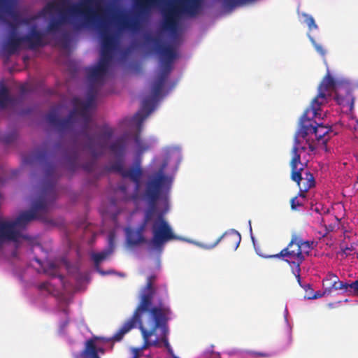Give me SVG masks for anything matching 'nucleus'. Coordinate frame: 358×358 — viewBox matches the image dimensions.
<instances>
[{
  "label": "nucleus",
  "mask_w": 358,
  "mask_h": 358,
  "mask_svg": "<svg viewBox=\"0 0 358 358\" xmlns=\"http://www.w3.org/2000/svg\"><path fill=\"white\" fill-rule=\"evenodd\" d=\"M55 158H24V164H36L42 166L44 172V181L36 200L33 203L31 209L24 211L14 221H8L0 218V249L8 242H18L22 238L27 240V236L22 235L20 231L31 221L36 219L43 220L51 205L57 198L55 185L61 176L62 168L58 166L53 160Z\"/></svg>",
  "instance_id": "nucleus-1"
},
{
  "label": "nucleus",
  "mask_w": 358,
  "mask_h": 358,
  "mask_svg": "<svg viewBox=\"0 0 358 358\" xmlns=\"http://www.w3.org/2000/svg\"><path fill=\"white\" fill-rule=\"evenodd\" d=\"M96 97V92L90 89L87 93L86 101H83L78 97L72 99L73 110L66 118L59 120L56 127L59 131H64L71 127L72 119L76 115L81 116L85 122L82 127L81 133L84 136L87 148L90 150L92 157H98L110 152L115 155V157H122L128 144V135H122L112 141L114 135V129L107 125L96 127V131L90 132V122L91 115L90 109L94 106Z\"/></svg>",
  "instance_id": "nucleus-2"
},
{
  "label": "nucleus",
  "mask_w": 358,
  "mask_h": 358,
  "mask_svg": "<svg viewBox=\"0 0 358 358\" xmlns=\"http://www.w3.org/2000/svg\"><path fill=\"white\" fill-rule=\"evenodd\" d=\"M103 0H80L76 3L69 5L63 9L66 0H58L46 5L45 10L48 12L56 11L59 17L52 18L48 22L47 31L55 33L59 31L65 24H71L76 30L89 27L95 24L101 17L102 10L101 4Z\"/></svg>",
  "instance_id": "nucleus-3"
},
{
  "label": "nucleus",
  "mask_w": 358,
  "mask_h": 358,
  "mask_svg": "<svg viewBox=\"0 0 358 358\" xmlns=\"http://www.w3.org/2000/svg\"><path fill=\"white\" fill-rule=\"evenodd\" d=\"M147 41L154 45L153 50L159 55V70L152 86V96L143 100L141 110L134 115V119L138 122L143 121L154 110L157 99L173 69L174 61L178 57L176 48L171 44L163 43L157 37L149 36Z\"/></svg>",
  "instance_id": "nucleus-4"
},
{
  "label": "nucleus",
  "mask_w": 358,
  "mask_h": 358,
  "mask_svg": "<svg viewBox=\"0 0 358 358\" xmlns=\"http://www.w3.org/2000/svg\"><path fill=\"white\" fill-rule=\"evenodd\" d=\"M320 116V110H317L315 113L311 110V106L304 111L300 118L299 129L294 136V144L292 150L293 157L316 154L313 152L315 146L306 140V136L309 134H314L317 140H322L323 143L327 141L324 138L331 131V127L317 123L313 120Z\"/></svg>",
  "instance_id": "nucleus-5"
},
{
  "label": "nucleus",
  "mask_w": 358,
  "mask_h": 358,
  "mask_svg": "<svg viewBox=\"0 0 358 358\" xmlns=\"http://www.w3.org/2000/svg\"><path fill=\"white\" fill-rule=\"evenodd\" d=\"M171 315V308L164 306L161 302L157 306L149 308L148 312V317L144 321V325H141L140 330L141 331L144 345L143 348H145L149 345H157L159 342V338L153 341H150V338L156 334V331L159 329L161 331L160 341L164 344L165 347L169 348L168 341V321L170 320Z\"/></svg>",
  "instance_id": "nucleus-6"
},
{
  "label": "nucleus",
  "mask_w": 358,
  "mask_h": 358,
  "mask_svg": "<svg viewBox=\"0 0 358 358\" xmlns=\"http://www.w3.org/2000/svg\"><path fill=\"white\" fill-rule=\"evenodd\" d=\"M44 34L39 31L36 26H32L28 34L20 36L18 34L17 24L9 23L8 34L4 41L3 48L9 55L17 52L21 49L27 48L35 50L46 45L44 42Z\"/></svg>",
  "instance_id": "nucleus-7"
},
{
  "label": "nucleus",
  "mask_w": 358,
  "mask_h": 358,
  "mask_svg": "<svg viewBox=\"0 0 358 358\" xmlns=\"http://www.w3.org/2000/svg\"><path fill=\"white\" fill-rule=\"evenodd\" d=\"M157 276L151 275L148 277L146 285L142 289L140 303L136 307L132 317L129 318L121 327V329L108 341H120L124 335L129 332L131 329L141 325H144V322L141 320L143 313L148 312L149 308L152 305V299L156 293V287L154 284Z\"/></svg>",
  "instance_id": "nucleus-8"
},
{
  "label": "nucleus",
  "mask_w": 358,
  "mask_h": 358,
  "mask_svg": "<svg viewBox=\"0 0 358 358\" xmlns=\"http://www.w3.org/2000/svg\"><path fill=\"white\" fill-rule=\"evenodd\" d=\"M345 94H340V87L336 80L330 75L328 71L327 75L323 78L321 83L318 87V94L317 96L312 101L310 106L311 110L315 113L317 110H321V106L327 103L329 97L331 96V92H335L334 99L337 103L343 108H347L350 110H352L354 106V98L348 89H343Z\"/></svg>",
  "instance_id": "nucleus-9"
},
{
  "label": "nucleus",
  "mask_w": 358,
  "mask_h": 358,
  "mask_svg": "<svg viewBox=\"0 0 358 358\" xmlns=\"http://www.w3.org/2000/svg\"><path fill=\"white\" fill-rule=\"evenodd\" d=\"M202 0H178L175 4H167L162 8L163 29L175 31L178 20L181 14L195 15L201 8Z\"/></svg>",
  "instance_id": "nucleus-10"
},
{
  "label": "nucleus",
  "mask_w": 358,
  "mask_h": 358,
  "mask_svg": "<svg viewBox=\"0 0 358 358\" xmlns=\"http://www.w3.org/2000/svg\"><path fill=\"white\" fill-rule=\"evenodd\" d=\"M96 24L101 38L100 59L96 66L108 71L113 50L116 47V38L110 33L108 23L102 15Z\"/></svg>",
  "instance_id": "nucleus-11"
},
{
  "label": "nucleus",
  "mask_w": 358,
  "mask_h": 358,
  "mask_svg": "<svg viewBox=\"0 0 358 358\" xmlns=\"http://www.w3.org/2000/svg\"><path fill=\"white\" fill-rule=\"evenodd\" d=\"M152 234V238L150 244L154 250L159 252L163 250L167 242L178 239L162 214H159L153 221Z\"/></svg>",
  "instance_id": "nucleus-12"
},
{
  "label": "nucleus",
  "mask_w": 358,
  "mask_h": 358,
  "mask_svg": "<svg viewBox=\"0 0 358 358\" xmlns=\"http://www.w3.org/2000/svg\"><path fill=\"white\" fill-rule=\"evenodd\" d=\"M297 234H294L292 235L291 240L287 246L282 249L278 254L270 255L271 258H282V259L289 264H292L295 266L293 270V273L297 279V282L301 286V264L305 260V257L302 255L300 247L298 245Z\"/></svg>",
  "instance_id": "nucleus-13"
},
{
  "label": "nucleus",
  "mask_w": 358,
  "mask_h": 358,
  "mask_svg": "<svg viewBox=\"0 0 358 358\" xmlns=\"http://www.w3.org/2000/svg\"><path fill=\"white\" fill-rule=\"evenodd\" d=\"M171 180L164 173V167H161L148 176L145 182L144 198L150 203L155 204L161 195L163 189L169 185Z\"/></svg>",
  "instance_id": "nucleus-14"
},
{
  "label": "nucleus",
  "mask_w": 358,
  "mask_h": 358,
  "mask_svg": "<svg viewBox=\"0 0 358 358\" xmlns=\"http://www.w3.org/2000/svg\"><path fill=\"white\" fill-rule=\"evenodd\" d=\"M301 158H292L291 162L292 175L291 178L297 183L299 188L298 196L299 199L305 201L306 192L315 185V180L313 175L304 168L307 162L302 163Z\"/></svg>",
  "instance_id": "nucleus-15"
},
{
  "label": "nucleus",
  "mask_w": 358,
  "mask_h": 358,
  "mask_svg": "<svg viewBox=\"0 0 358 358\" xmlns=\"http://www.w3.org/2000/svg\"><path fill=\"white\" fill-rule=\"evenodd\" d=\"M117 160L109 166H103L100 174L103 175L110 172H115L119 173L124 178H129L135 183L136 189H138L141 186V179L143 175V171L138 166L125 168L124 166V158H116Z\"/></svg>",
  "instance_id": "nucleus-16"
},
{
  "label": "nucleus",
  "mask_w": 358,
  "mask_h": 358,
  "mask_svg": "<svg viewBox=\"0 0 358 358\" xmlns=\"http://www.w3.org/2000/svg\"><path fill=\"white\" fill-rule=\"evenodd\" d=\"M17 0H0V21L9 28V23H16L17 27L22 23H27L22 20L19 13L16 10Z\"/></svg>",
  "instance_id": "nucleus-17"
},
{
  "label": "nucleus",
  "mask_w": 358,
  "mask_h": 358,
  "mask_svg": "<svg viewBox=\"0 0 358 358\" xmlns=\"http://www.w3.org/2000/svg\"><path fill=\"white\" fill-rule=\"evenodd\" d=\"M153 214L154 209L148 210L145 212L143 222L136 229L129 227L126 228V238L129 245L135 246L146 242L143 232L147 224L152 220Z\"/></svg>",
  "instance_id": "nucleus-18"
},
{
  "label": "nucleus",
  "mask_w": 358,
  "mask_h": 358,
  "mask_svg": "<svg viewBox=\"0 0 358 358\" xmlns=\"http://www.w3.org/2000/svg\"><path fill=\"white\" fill-rule=\"evenodd\" d=\"M63 159L62 163L64 164V169L69 172H75L80 168H82L85 171L91 173L96 172L99 169L98 159L99 158H89L90 160L85 162L81 166H80V158H60Z\"/></svg>",
  "instance_id": "nucleus-19"
},
{
  "label": "nucleus",
  "mask_w": 358,
  "mask_h": 358,
  "mask_svg": "<svg viewBox=\"0 0 358 358\" xmlns=\"http://www.w3.org/2000/svg\"><path fill=\"white\" fill-rule=\"evenodd\" d=\"M323 294H330L332 290H341L343 293H348V282L341 281L338 277L329 273L323 280Z\"/></svg>",
  "instance_id": "nucleus-20"
},
{
  "label": "nucleus",
  "mask_w": 358,
  "mask_h": 358,
  "mask_svg": "<svg viewBox=\"0 0 358 358\" xmlns=\"http://www.w3.org/2000/svg\"><path fill=\"white\" fill-rule=\"evenodd\" d=\"M241 240V234L236 230L232 229L225 232L222 236L219 237L213 244L206 247V248L212 249L222 241L228 248L235 250L238 247Z\"/></svg>",
  "instance_id": "nucleus-21"
},
{
  "label": "nucleus",
  "mask_w": 358,
  "mask_h": 358,
  "mask_svg": "<svg viewBox=\"0 0 358 358\" xmlns=\"http://www.w3.org/2000/svg\"><path fill=\"white\" fill-rule=\"evenodd\" d=\"M165 0H135V7L140 15L147 16L151 10L155 8H159L167 6L164 3Z\"/></svg>",
  "instance_id": "nucleus-22"
},
{
  "label": "nucleus",
  "mask_w": 358,
  "mask_h": 358,
  "mask_svg": "<svg viewBox=\"0 0 358 358\" xmlns=\"http://www.w3.org/2000/svg\"><path fill=\"white\" fill-rule=\"evenodd\" d=\"M86 72L87 78L91 83H96L101 80L107 73L106 71L97 66L87 68Z\"/></svg>",
  "instance_id": "nucleus-23"
},
{
  "label": "nucleus",
  "mask_w": 358,
  "mask_h": 358,
  "mask_svg": "<svg viewBox=\"0 0 358 358\" xmlns=\"http://www.w3.org/2000/svg\"><path fill=\"white\" fill-rule=\"evenodd\" d=\"M82 355L86 358H100L98 355L94 339L91 338L87 341Z\"/></svg>",
  "instance_id": "nucleus-24"
},
{
  "label": "nucleus",
  "mask_w": 358,
  "mask_h": 358,
  "mask_svg": "<svg viewBox=\"0 0 358 358\" xmlns=\"http://www.w3.org/2000/svg\"><path fill=\"white\" fill-rule=\"evenodd\" d=\"M110 250H105V251H103V252H98V253H93L92 255V258L94 262V264H95V266H96V271L101 273V275H106V274H109V273H111V271H103L102 270L100 269L99 266V264L103 261L105 259H106V257L110 254Z\"/></svg>",
  "instance_id": "nucleus-25"
},
{
  "label": "nucleus",
  "mask_w": 358,
  "mask_h": 358,
  "mask_svg": "<svg viewBox=\"0 0 358 358\" xmlns=\"http://www.w3.org/2000/svg\"><path fill=\"white\" fill-rule=\"evenodd\" d=\"M134 139L136 146V157H140L150 150V145L141 138L140 134H136Z\"/></svg>",
  "instance_id": "nucleus-26"
},
{
  "label": "nucleus",
  "mask_w": 358,
  "mask_h": 358,
  "mask_svg": "<svg viewBox=\"0 0 358 358\" xmlns=\"http://www.w3.org/2000/svg\"><path fill=\"white\" fill-rule=\"evenodd\" d=\"M11 101L8 87L3 84L0 85V108H5Z\"/></svg>",
  "instance_id": "nucleus-27"
},
{
  "label": "nucleus",
  "mask_w": 358,
  "mask_h": 358,
  "mask_svg": "<svg viewBox=\"0 0 358 358\" xmlns=\"http://www.w3.org/2000/svg\"><path fill=\"white\" fill-rule=\"evenodd\" d=\"M297 240L299 247L302 252V255L306 257L308 255L309 252L313 249V241H303L299 236L297 235Z\"/></svg>",
  "instance_id": "nucleus-28"
},
{
  "label": "nucleus",
  "mask_w": 358,
  "mask_h": 358,
  "mask_svg": "<svg viewBox=\"0 0 358 358\" xmlns=\"http://www.w3.org/2000/svg\"><path fill=\"white\" fill-rule=\"evenodd\" d=\"M119 24L122 28L128 29L131 31H136L140 27V23L138 20L131 22L127 18L120 20Z\"/></svg>",
  "instance_id": "nucleus-29"
},
{
  "label": "nucleus",
  "mask_w": 358,
  "mask_h": 358,
  "mask_svg": "<svg viewBox=\"0 0 358 358\" xmlns=\"http://www.w3.org/2000/svg\"><path fill=\"white\" fill-rule=\"evenodd\" d=\"M224 7L233 9L236 6H243L247 3H252L257 0H222Z\"/></svg>",
  "instance_id": "nucleus-30"
},
{
  "label": "nucleus",
  "mask_w": 358,
  "mask_h": 358,
  "mask_svg": "<svg viewBox=\"0 0 358 358\" xmlns=\"http://www.w3.org/2000/svg\"><path fill=\"white\" fill-rule=\"evenodd\" d=\"M181 148L178 145H171L165 148V157H180Z\"/></svg>",
  "instance_id": "nucleus-31"
},
{
  "label": "nucleus",
  "mask_w": 358,
  "mask_h": 358,
  "mask_svg": "<svg viewBox=\"0 0 358 358\" xmlns=\"http://www.w3.org/2000/svg\"><path fill=\"white\" fill-rule=\"evenodd\" d=\"M301 16L304 17V22L306 23L310 30L317 28V25L315 24V20L311 15L303 13L301 14Z\"/></svg>",
  "instance_id": "nucleus-32"
},
{
  "label": "nucleus",
  "mask_w": 358,
  "mask_h": 358,
  "mask_svg": "<svg viewBox=\"0 0 358 358\" xmlns=\"http://www.w3.org/2000/svg\"><path fill=\"white\" fill-rule=\"evenodd\" d=\"M59 118L55 111H50L46 115V120L52 126L56 127Z\"/></svg>",
  "instance_id": "nucleus-33"
},
{
  "label": "nucleus",
  "mask_w": 358,
  "mask_h": 358,
  "mask_svg": "<svg viewBox=\"0 0 358 358\" xmlns=\"http://www.w3.org/2000/svg\"><path fill=\"white\" fill-rule=\"evenodd\" d=\"M348 293L358 295V279L351 283H348Z\"/></svg>",
  "instance_id": "nucleus-34"
},
{
  "label": "nucleus",
  "mask_w": 358,
  "mask_h": 358,
  "mask_svg": "<svg viewBox=\"0 0 358 358\" xmlns=\"http://www.w3.org/2000/svg\"><path fill=\"white\" fill-rule=\"evenodd\" d=\"M304 201L299 199V196L292 198L290 201L291 208L294 210H297V207L302 206Z\"/></svg>",
  "instance_id": "nucleus-35"
},
{
  "label": "nucleus",
  "mask_w": 358,
  "mask_h": 358,
  "mask_svg": "<svg viewBox=\"0 0 358 358\" xmlns=\"http://www.w3.org/2000/svg\"><path fill=\"white\" fill-rule=\"evenodd\" d=\"M310 41L316 51L321 55L324 56L326 54V51L324 48L322 47V45L317 43L316 41L313 38H310Z\"/></svg>",
  "instance_id": "nucleus-36"
},
{
  "label": "nucleus",
  "mask_w": 358,
  "mask_h": 358,
  "mask_svg": "<svg viewBox=\"0 0 358 358\" xmlns=\"http://www.w3.org/2000/svg\"><path fill=\"white\" fill-rule=\"evenodd\" d=\"M354 248L352 246H346L345 248H341V251L339 252V254L341 255V257L345 258L348 256L350 255V252H352Z\"/></svg>",
  "instance_id": "nucleus-37"
},
{
  "label": "nucleus",
  "mask_w": 358,
  "mask_h": 358,
  "mask_svg": "<svg viewBox=\"0 0 358 358\" xmlns=\"http://www.w3.org/2000/svg\"><path fill=\"white\" fill-rule=\"evenodd\" d=\"M251 355H252V357L254 358H259V357L268 358L273 355L271 353L259 352H252Z\"/></svg>",
  "instance_id": "nucleus-38"
},
{
  "label": "nucleus",
  "mask_w": 358,
  "mask_h": 358,
  "mask_svg": "<svg viewBox=\"0 0 358 358\" xmlns=\"http://www.w3.org/2000/svg\"><path fill=\"white\" fill-rule=\"evenodd\" d=\"M59 42L61 43V45L66 48L69 45V36L66 35V34H64L59 39Z\"/></svg>",
  "instance_id": "nucleus-39"
},
{
  "label": "nucleus",
  "mask_w": 358,
  "mask_h": 358,
  "mask_svg": "<svg viewBox=\"0 0 358 358\" xmlns=\"http://www.w3.org/2000/svg\"><path fill=\"white\" fill-rule=\"evenodd\" d=\"M30 157H50V156L49 153L46 150H43V151L38 152L31 155Z\"/></svg>",
  "instance_id": "nucleus-40"
},
{
  "label": "nucleus",
  "mask_w": 358,
  "mask_h": 358,
  "mask_svg": "<svg viewBox=\"0 0 358 358\" xmlns=\"http://www.w3.org/2000/svg\"><path fill=\"white\" fill-rule=\"evenodd\" d=\"M15 138V134H10V135H8L6 136L5 141H6V143H11L12 141H13Z\"/></svg>",
  "instance_id": "nucleus-41"
},
{
  "label": "nucleus",
  "mask_w": 358,
  "mask_h": 358,
  "mask_svg": "<svg viewBox=\"0 0 358 358\" xmlns=\"http://www.w3.org/2000/svg\"><path fill=\"white\" fill-rule=\"evenodd\" d=\"M48 282H42L39 285H38V288L40 289H45L48 288Z\"/></svg>",
  "instance_id": "nucleus-42"
},
{
  "label": "nucleus",
  "mask_w": 358,
  "mask_h": 358,
  "mask_svg": "<svg viewBox=\"0 0 358 358\" xmlns=\"http://www.w3.org/2000/svg\"><path fill=\"white\" fill-rule=\"evenodd\" d=\"M20 90L22 94H24L27 91L26 85H22Z\"/></svg>",
  "instance_id": "nucleus-43"
},
{
  "label": "nucleus",
  "mask_w": 358,
  "mask_h": 358,
  "mask_svg": "<svg viewBox=\"0 0 358 358\" xmlns=\"http://www.w3.org/2000/svg\"><path fill=\"white\" fill-rule=\"evenodd\" d=\"M324 295H325V294H323V293H322V294H320V293H319V292H316V293H315V295H314V296H313V299H317V298H318V297H321V296H324Z\"/></svg>",
  "instance_id": "nucleus-44"
},
{
  "label": "nucleus",
  "mask_w": 358,
  "mask_h": 358,
  "mask_svg": "<svg viewBox=\"0 0 358 358\" xmlns=\"http://www.w3.org/2000/svg\"><path fill=\"white\" fill-rule=\"evenodd\" d=\"M96 349H97V350H98V352H101V353H102V354H103V353H104V349H103V348H96Z\"/></svg>",
  "instance_id": "nucleus-45"
},
{
  "label": "nucleus",
  "mask_w": 358,
  "mask_h": 358,
  "mask_svg": "<svg viewBox=\"0 0 358 358\" xmlns=\"http://www.w3.org/2000/svg\"><path fill=\"white\" fill-rule=\"evenodd\" d=\"M315 211H316L317 213H320V210L317 207L315 208Z\"/></svg>",
  "instance_id": "nucleus-46"
},
{
  "label": "nucleus",
  "mask_w": 358,
  "mask_h": 358,
  "mask_svg": "<svg viewBox=\"0 0 358 358\" xmlns=\"http://www.w3.org/2000/svg\"><path fill=\"white\" fill-rule=\"evenodd\" d=\"M120 189L123 192L125 191V187H120Z\"/></svg>",
  "instance_id": "nucleus-47"
},
{
  "label": "nucleus",
  "mask_w": 358,
  "mask_h": 358,
  "mask_svg": "<svg viewBox=\"0 0 358 358\" xmlns=\"http://www.w3.org/2000/svg\"><path fill=\"white\" fill-rule=\"evenodd\" d=\"M132 358H138V357H137V355H135Z\"/></svg>",
  "instance_id": "nucleus-48"
},
{
  "label": "nucleus",
  "mask_w": 358,
  "mask_h": 358,
  "mask_svg": "<svg viewBox=\"0 0 358 358\" xmlns=\"http://www.w3.org/2000/svg\"><path fill=\"white\" fill-rule=\"evenodd\" d=\"M357 183H358V178H357Z\"/></svg>",
  "instance_id": "nucleus-49"
}]
</instances>
